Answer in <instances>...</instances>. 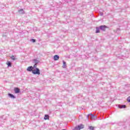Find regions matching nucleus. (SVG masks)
Masks as SVG:
<instances>
[{
  "label": "nucleus",
  "mask_w": 130,
  "mask_h": 130,
  "mask_svg": "<svg viewBox=\"0 0 130 130\" xmlns=\"http://www.w3.org/2000/svg\"><path fill=\"white\" fill-rule=\"evenodd\" d=\"M32 73L34 75H40V70L38 68H34Z\"/></svg>",
  "instance_id": "1"
},
{
  "label": "nucleus",
  "mask_w": 130,
  "mask_h": 130,
  "mask_svg": "<svg viewBox=\"0 0 130 130\" xmlns=\"http://www.w3.org/2000/svg\"><path fill=\"white\" fill-rule=\"evenodd\" d=\"M100 28L101 30H102V31H105L106 30V28H107V26L106 25H102L100 26Z\"/></svg>",
  "instance_id": "2"
},
{
  "label": "nucleus",
  "mask_w": 130,
  "mask_h": 130,
  "mask_svg": "<svg viewBox=\"0 0 130 130\" xmlns=\"http://www.w3.org/2000/svg\"><path fill=\"white\" fill-rule=\"evenodd\" d=\"M33 70H34V68H33L32 66L28 67L27 68V71L28 72H32Z\"/></svg>",
  "instance_id": "3"
},
{
  "label": "nucleus",
  "mask_w": 130,
  "mask_h": 130,
  "mask_svg": "<svg viewBox=\"0 0 130 130\" xmlns=\"http://www.w3.org/2000/svg\"><path fill=\"white\" fill-rule=\"evenodd\" d=\"M54 60H58L59 59V56L57 55H55L53 57Z\"/></svg>",
  "instance_id": "4"
},
{
  "label": "nucleus",
  "mask_w": 130,
  "mask_h": 130,
  "mask_svg": "<svg viewBox=\"0 0 130 130\" xmlns=\"http://www.w3.org/2000/svg\"><path fill=\"white\" fill-rule=\"evenodd\" d=\"M14 91H15V93H16V94H17L18 93H20V89L18 87L15 88Z\"/></svg>",
  "instance_id": "5"
},
{
  "label": "nucleus",
  "mask_w": 130,
  "mask_h": 130,
  "mask_svg": "<svg viewBox=\"0 0 130 130\" xmlns=\"http://www.w3.org/2000/svg\"><path fill=\"white\" fill-rule=\"evenodd\" d=\"M77 127H78L79 130L82 129V128H84V124H81L80 125H79Z\"/></svg>",
  "instance_id": "6"
},
{
  "label": "nucleus",
  "mask_w": 130,
  "mask_h": 130,
  "mask_svg": "<svg viewBox=\"0 0 130 130\" xmlns=\"http://www.w3.org/2000/svg\"><path fill=\"white\" fill-rule=\"evenodd\" d=\"M90 115H91V119H96V117L94 116V115L92 114H90Z\"/></svg>",
  "instance_id": "7"
},
{
  "label": "nucleus",
  "mask_w": 130,
  "mask_h": 130,
  "mask_svg": "<svg viewBox=\"0 0 130 130\" xmlns=\"http://www.w3.org/2000/svg\"><path fill=\"white\" fill-rule=\"evenodd\" d=\"M45 120H47V119H49V116L48 115H45L44 117Z\"/></svg>",
  "instance_id": "8"
},
{
  "label": "nucleus",
  "mask_w": 130,
  "mask_h": 130,
  "mask_svg": "<svg viewBox=\"0 0 130 130\" xmlns=\"http://www.w3.org/2000/svg\"><path fill=\"white\" fill-rule=\"evenodd\" d=\"M7 64L8 67H12V63H11V62H10L9 61H7Z\"/></svg>",
  "instance_id": "9"
},
{
  "label": "nucleus",
  "mask_w": 130,
  "mask_h": 130,
  "mask_svg": "<svg viewBox=\"0 0 130 130\" xmlns=\"http://www.w3.org/2000/svg\"><path fill=\"white\" fill-rule=\"evenodd\" d=\"M62 68H67V64L66 63V61H63V65H62Z\"/></svg>",
  "instance_id": "10"
},
{
  "label": "nucleus",
  "mask_w": 130,
  "mask_h": 130,
  "mask_svg": "<svg viewBox=\"0 0 130 130\" xmlns=\"http://www.w3.org/2000/svg\"><path fill=\"white\" fill-rule=\"evenodd\" d=\"M8 96H10L11 98L15 99V96H14V95H13L11 93H9Z\"/></svg>",
  "instance_id": "11"
},
{
  "label": "nucleus",
  "mask_w": 130,
  "mask_h": 130,
  "mask_svg": "<svg viewBox=\"0 0 130 130\" xmlns=\"http://www.w3.org/2000/svg\"><path fill=\"white\" fill-rule=\"evenodd\" d=\"M95 33H100V29L99 27H96V30L95 31Z\"/></svg>",
  "instance_id": "12"
},
{
  "label": "nucleus",
  "mask_w": 130,
  "mask_h": 130,
  "mask_svg": "<svg viewBox=\"0 0 130 130\" xmlns=\"http://www.w3.org/2000/svg\"><path fill=\"white\" fill-rule=\"evenodd\" d=\"M90 130H94V127L90 126L89 127Z\"/></svg>",
  "instance_id": "13"
},
{
  "label": "nucleus",
  "mask_w": 130,
  "mask_h": 130,
  "mask_svg": "<svg viewBox=\"0 0 130 130\" xmlns=\"http://www.w3.org/2000/svg\"><path fill=\"white\" fill-rule=\"evenodd\" d=\"M34 60L35 62H36V64H37V63H38V62H39L38 60H37L36 59H34Z\"/></svg>",
  "instance_id": "14"
},
{
  "label": "nucleus",
  "mask_w": 130,
  "mask_h": 130,
  "mask_svg": "<svg viewBox=\"0 0 130 130\" xmlns=\"http://www.w3.org/2000/svg\"><path fill=\"white\" fill-rule=\"evenodd\" d=\"M127 102H130V96H128L127 98Z\"/></svg>",
  "instance_id": "15"
},
{
  "label": "nucleus",
  "mask_w": 130,
  "mask_h": 130,
  "mask_svg": "<svg viewBox=\"0 0 130 130\" xmlns=\"http://www.w3.org/2000/svg\"><path fill=\"white\" fill-rule=\"evenodd\" d=\"M126 106L125 105H122L120 107V108H125Z\"/></svg>",
  "instance_id": "16"
},
{
  "label": "nucleus",
  "mask_w": 130,
  "mask_h": 130,
  "mask_svg": "<svg viewBox=\"0 0 130 130\" xmlns=\"http://www.w3.org/2000/svg\"><path fill=\"white\" fill-rule=\"evenodd\" d=\"M74 130H80V128H79L77 126V127H76L74 129Z\"/></svg>",
  "instance_id": "17"
},
{
  "label": "nucleus",
  "mask_w": 130,
  "mask_h": 130,
  "mask_svg": "<svg viewBox=\"0 0 130 130\" xmlns=\"http://www.w3.org/2000/svg\"><path fill=\"white\" fill-rule=\"evenodd\" d=\"M37 67V64L36 63V64L34 66V67H33V68H34V69H35V68L36 69Z\"/></svg>",
  "instance_id": "18"
},
{
  "label": "nucleus",
  "mask_w": 130,
  "mask_h": 130,
  "mask_svg": "<svg viewBox=\"0 0 130 130\" xmlns=\"http://www.w3.org/2000/svg\"><path fill=\"white\" fill-rule=\"evenodd\" d=\"M11 59L15 60V57L14 56H11Z\"/></svg>",
  "instance_id": "19"
},
{
  "label": "nucleus",
  "mask_w": 130,
  "mask_h": 130,
  "mask_svg": "<svg viewBox=\"0 0 130 130\" xmlns=\"http://www.w3.org/2000/svg\"><path fill=\"white\" fill-rule=\"evenodd\" d=\"M31 41H32L33 43L36 42V40H35V39H31Z\"/></svg>",
  "instance_id": "20"
},
{
  "label": "nucleus",
  "mask_w": 130,
  "mask_h": 130,
  "mask_svg": "<svg viewBox=\"0 0 130 130\" xmlns=\"http://www.w3.org/2000/svg\"><path fill=\"white\" fill-rule=\"evenodd\" d=\"M21 11H23V9H21Z\"/></svg>",
  "instance_id": "21"
},
{
  "label": "nucleus",
  "mask_w": 130,
  "mask_h": 130,
  "mask_svg": "<svg viewBox=\"0 0 130 130\" xmlns=\"http://www.w3.org/2000/svg\"><path fill=\"white\" fill-rule=\"evenodd\" d=\"M88 116H87V118H88Z\"/></svg>",
  "instance_id": "22"
},
{
  "label": "nucleus",
  "mask_w": 130,
  "mask_h": 130,
  "mask_svg": "<svg viewBox=\"0 0 130 130\" xmlns=\"http://www.w3.org/2000/svg\"><path fill=\"white\" fill-rule=\"evenodd\" d=\"M62 130H66V129H62Z\"/></svg>",
  "instance_id": "23"
}]
</instances>
